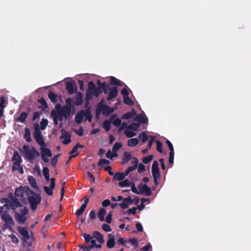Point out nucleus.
Wrapping results in <instances>:
<instances>
[{"label":"nucleus","instance_id":"obj_1","mask_svg":"<svg viewBox=\"0 0 251 251\" xmlns=\"http://www.w3.org/2000/svg\"><path fill=\"white\" fill-rule=\"evenodd\" d=\"M26 190H27V200L30 207L32 210H35L37 209V205L41 202V196L39 194L33 192L30 189H26Z\"/></svg>","mask_w":251,"mask_h":251},{"label":"nucleus","instance_id":"obj_2","mask_svg":"<svg viewBox=\"0 0 251 251\" xmlns=\"http://www.w3.org/2000/svg\"><path fill=\"white\" fill-rule=\"evenodd\" d=\"M88 89L86 93V98L88 100L92 98V96L93 95L96 98L99 97L100 94L102 93L100 86L96 87L95 83L92 81L89 82Z\"/></svg>","mask_w":251,"mask_h":251},{"label":"nucleus","instance_id":"obj_3","mask_svg":"<svg viewBox=\"0 0 251 251\" xmlns=\"http://www.w3.org/2000/svg\"><path fill=\"white\" fill-rule=\"evenodd\" d=\"M18 230L22 236L24 246L26 247L31 246L32 243L31 241H29L30 239V235L27 229L25 227L19 226Z\"/></svg>","mask_w":251,"mask_h":251},{"label":"nucleus","instance_id":"obj_4","mask_svg":"<svg viewBox=\"0 0 251 251\" xmlns=\"http://www.w3.org/2000/svg\"><path fill=\"white\" fill-rule=\"evenodd\" d=\"M34 138L36 142L41 146H45V143L44 140L42 132L40 130L39 126L38 124L34 125V132L33 133Z\"/></svg>","mask_w":251,"mask_h":251},{"label":"nucleus","instance_id":"obj_5","mask_svg":"<svg viewBox=\"0 0 251 251\" xmlns=\"http://www.w3.org/2000/svg\"><path fill=\"white\" fill-rule=\"evenodd\" d=\"M1 219L5 222L3 228L4 229H8L10 231H12L14 222L12 217L9 214L4 213L1 215Z\"/></svg>","mask_w":251,"mask_h":251},{"label":"nucleus","instance_id":"obj_6","mask_svg":"<svg viewBox=\"0 0 251 251\" xmlns=\"http://www.w3.org/2000/svg\"><path fill=\"white\" fill-rule=\"evenodd\" d=\"M8 197L10 199L9 208H10L14 212L16 211L17 208L23 206V204L20 201H21L18 198L14 197L12 193H9Z\"/></svg>","mask_w":251,"mask_h":251},{"label":"nucleus","instance_id":"obj_7","mask_svg":"<svg viewBox=\"0 0 251 251\" xmlns=\"http://www.w3.org/2000/svg\"><path fill=\"white\" fill-rule=\"evenodd\" d=\"M151 173L154 183L156 185H157L159 184L158 180L160 178V174L158 168V163L156 161H154L153 162Z\"/></svg>","mask_w":251,"mask_h":251},{"label":"nucleus","instance_id":"obj_8","mask_svg":"<svg viewBox=\"0 0 251 251\" xmlns=\"http://www.w3.org/2000/svg\"><path fill=\"white\" fill-rule=\"evenodd\" d=\"M27 212L28 210L25 207H24V208L21 209V213L15 212V218L16 220L20 224H24L26 220V218L25 216L27 214Z\"/></svg>","mask_w":251,"mask_h":251},{"label":"nucleus","instance_id":"obj_9","mask_svg":"<svg viewBox=\"0 0 251 251\" xmlns=\"http://www.w3.org/2000/svg\"><path fill=\"white\" fill-rule=\"evenodd\" d=\"M26 189H30L28 187H23L20 186L17 188L15 192V197H20V201L22 202H25L26 201V199L25 198V195L26 194L27 196V190Z\"/></svg>","mask_w":251,"mask_h":251},{"label":"nucleus","instance_id":"obj_10","mask_svg":"<svg viewBox=\"0 0 251 251\" xmlns=\"http://www.w3.org/2000/svg\"><path fill=\"white\" fill-rule=\"evenodd\" d=\"M22 158H12V161L14 162L12 166L13 171H18L20 174L24 173V170L20 164L22 162Z\"/></svg>","mask_w":251,"mask_h":251},{"label":"nucleus","instance_id":"obj_11","mask_svg":"<svg viewBox=\"0 0 251 251\" xmlns=\"http://www.w3.org/2000/svg\"><path fill=\"white\" fill-rule=\"evenodd\" d=\"M61 133L62 135L60 137V139H63V140L62 141V143L65 145H67L70 143L71 141V135L69 134V133L65 130L64 129H62L61 130Z\"/></svg>","mask_w":251,"mask_h":251},{"label":"nucleus","instance_id":"obj_12","mask_svg":"<svg viewBox=\"0 0 251 251\" xmlns=\"http://www.w3.org/2000/svg\"><path fill=\"white\" fill-rule=\"evenodd\" d=\"M55 179L54 178H51L50 179V188L46 186H44L43 187L45 192L49 196H52L53 195L52 190L55 187Z\"/></svg>","mask_w":251,"mask_h":251},{"label":"nucleus","instance_id":"obj_13","mask_svg":"<svg viewBox=\"0 0 251 251\" xmlns=\"http://www.w3.org/2000/svg\"><path fill=\"white\" fill-rule=\"evenodd\" d=\"M23 149L25 154V157H34L33 156L35 153H37L38 154H39L34 148L30 149L28 146L24 145L23 147Z\"/></svg>","mask_w":251,"mask_h":251},{"label":"nucleus","instance_id":"obj_14","mask_svg":"<svg viewBox=\"0 0 251 251\" xmlns=\"http://www.w3.org/2000/svg\"><path fill=\"white\" fill-rule=\"evenodd\" d=\"M133 203V201L131 197L129 196L123 199L122 202L119 204V206L122 209H126L128 207L129 204H132Z\"/></svg>","mask_w":251,"mask_h":251},{"label":"nucleus","instance_id":"obj_15","mask_svg":"<svg viewBox=\"0 0 251 251\" xmlns=\"http://www.w3.org/2000/svg\"><path fill=\"white\" fill-rule=\"evenodd\" d=\"M87 111L82 110L79 111L75 117V121L78 124H80L82 122L83 117L86 116Z\"/></svg>","mask_w":251,"mask_h":251},{"label":"nucleus","instance_id":"obj_16","mask_svg":"<svg viewBox=\"0 0 251 251\" xmlns=\"http://www.w3.org/2000/svg\"><path fill=\"white\" fill-rule=\"evenodd\" d=\"M131 163L133 165L128 167L124 172L126 176H127L129 173L134 170L137 167L138 165V160L137 158H133V161H132Z\"/></svg>","mask_w":251,"mask_h":251},{"label":"nucleus","instance_id":"obj_17","mask_svg":"<svg viewBox=\"0 0 251 251\" xmlns=\"http://www.w3.org/2000/svg\"><path fill=\"white\" fill-rule=\"evenodd\" d=\"M66 87L69 94H74L77 88V86L73 81L67 82Z\"/></svg>","mask_w":251,"mask_h":251},{"label":"nucleus","instance_id":"obj_18","mask_svg":"<svg viewBox=\"0 0 251 251\" xmlns=\"http://www.w3.org/2000/svg\"><path fill=\"white\" fill-rule=\"evenodd\" d=\"M118 95L117 87H113L110 89L108 95L106 98L107 100H110L116 98Z\"/></svg>","mask_w":251,"mask_h":251},{"label":"nucleus","instance_id":"obj_19","mask_svg":"<svg viewBox=\"0 0 251 251\" xmlns=\"http://www.w3.org/2000/svg\"><path fill=\"white\" fill-rule=\"evenodd\" d=\"M62 115H64L65 119L68 118L71 114V107L68 105H65L63 106L62 109L59 111Z\"/></svg>","mask_w":251,"mask_h":251},{"label":"nucleus","instance_id":"obj_20","mask_svg":"<svg viewBox=\"0 0 251 251\" xmlns=\"http://www.w3.org/2000/svg\"><path fill=\"white\" fill-rule=\"evenodd\" d=\"M100 108L102 111L103 114L106 116L109 115L114 111L113 108H111L109 106L106 104H101Z\"/></svg>","mask_w":251,"mask_h":251},{"label":"nucleus","instance_id":"obj_21","mask_svg":"<svg viewBox=\"0 0 251 251\" xmlns=\"http://www.w3.org/2000/svg\"><path fill=\"white\" fill-rule=\"evenodd\" d=\"M139 190L140 194L145 193L147 196H149L151 194L150 187L146 184H144L143 186L139 187Z\"/></svg>","mask_w":251,"mask_h":251},{"label":"nucleus","instance_id":"obj_22","mask_svg":"<svg viewBox=\"0 0 251 251\" xmlns=\"http://www.w3.org/2000/svg\"><path fill=\"white\" fill-rule=\"evenodd\" d=\"M134 120L139 123L145 124L148 122V118L144 114L141 113L136 115Z\"/></svg>","mask_w":251,"mask_h":251},{"label":"nucleus","instance_id":"obj_23","mask_svg":"<svg viewBox=\"0 0 251 251\" xmlns=\"http://www.w3.org/2000/svg\"><path fill=\"white\" fill-rule=\"evenodd\" d=\"M108 240L106 243V246L108 249H111L115 246V236L112 234H109Z\"/></svg>","mask_w":251,"mask_h":251},{"label":"nucleus","instance_id":"obj_24","mask_svg":"<svg viewBox=\"0 0 251 251\" xmlns=\"http://www.w3.org/2000/svg\"><path fill=\"white\" fill-rule=\"evenodd\" d=\"M45 147H41V157H51L52 153L50 150Z\"/></svg>","mask_w":251,"mask_h":251},{"label":"nucleus","instance_id":"obj_25","mask_svg":"<svg viewBox=\"0 0 251 251\" xmlns=\"http://www.w3.org/2000/svg\"><path fill=\"white\" fill-rule=\"evenodd\" d=\"M93 237L96 238L100 244H103L104 242L103 235L98 231H95L93 232Z\"/></svg>","mask_w":251,"mask_h":251},{"label":"nucleus","instance_id":"obj_26","mask_svg":"<svg viewBox=\"0 0 251 251\" xmlns=\"http://www.w3.org/2000/svg\"><path fill=\"white\" fill-rule=\"evenodd\" d=\"M79 143L76 144L72 149L71 151L70 152L71 155L69 157H77L78 155V153L77 152L78 148H82Z\"/></svg>","mask_w":251,"mask_h":251},{"label":"nucleus","instance_id":"obj_27","mask_svg":"<svg viewBox=\"0 0 251 251\" xmlns=\"http://www.w3.org/2000/svg\"><path fill=\"white\" fill-rule=\"evenodd\" d=\"M136 115L135 110L133 109L131 111L128 112L122 116V119L128 120L132 118Z\"/></svg>","mask_w":251,"mask_h":251},{"label":"nucleus","instance_id":"obj_28","mask_svg":"<svg viewBox=\"0 0 251 251\" xmlns=\"http://www.w3.org/2000/svg\"><path fill=\"white\" fill-rule=\"evenodd\" d=\"M156 150L161 153L162 155H166L167 152L166 151L163 150V144L159 140L156 141Z\"/></svg>","mask_w":251,"mask_h":251},{"label":"nucleus","instance_id":"obj_29","mask_svg":"<svg viewBox=\"0 0 251 251\" xmlns=\"http://www.w3.org/2000/svg\"><path fill=\"white\" fill-rule=\"evenodd\" d=\"M116 117L115 114H112L110 116V121L115 126H118L121 125V120L119 118L115 119Z\"/></svg>","mask_w":251,"mask_h":251},{"label":"nucleus","instance_id":"obj_30","mask_svg":"<svg viewBox=\"0 0 251 251\" xmlns=\"http://www.w3.org/2000/svg\"><path fill=\"white\" fill-rule=\"evenodd\" d=\"M126 176L124 173L117 172L114 175L113 179L121 181L123 180Z\"/></svg>","mask_w":251,"mask_h":251},{"label":"nucleus","instance_id":"obj_31","mask_svg":"<svg viewBox=\"0 0 251 251\" xmlns=\"http://www.w3.org/2000/svg\"><path fill=\"white\" fill-rule=\"evenodd\" d=\"M29 184L32 188L38 190V187L36 183V180L32 176H29L28 179Z\"/></svg>","mask_w":251,"mask_h":251},{"label":"nucleus","instance_id":"obj_32","mask_svg":"<svg viewBox=\"0 0 251 251\" xmlns=\"http://www.w3.org/2000/svg\"><path fill=\"white\" fill-rule=\"evenodd\" d=\"M24 136L26 142L30 143L31 141L30 131L28 128H25Z\"/></svg>","mask_w":251,"mask_h":251},{"label":"nucleus","instance_id":"obj_33","mask_svg":"<svg viewBox=\"0 0 251 251\" xmlns=\"http://www.w3.org/2000/svg\"><path fill=\"white\" fill-rule=\"evenodd\" d=\"M166 143L167 145L168 146L169 150V157H174L175 153L174 151V147L172 143L168 140H167L166 141Z\"/></svg>","mask_w":251,"mask_h":251},{"label":"nucleus","instance_id":"obj_34","mask_svg":"<svg viewBox=\"0 0 251 251\" xmlns=\"http://www.w3.org/2000/svg\"><path fill=\"white\" fill-rule=\"evenodd\" d=\"M106 213V211L104 208H101L100 209L98 213V216L100 221L102 222L104 220Z\"/></svg>","mask_w":251,"mask_h":251},{"label":"nucleus","instance_id":"obj_35","mask_svg":"<svg viewBox=\"0 0 251 251\" xmlns=\"http://www.w3.org/2000/svg\"><path fill=\"white\" fill-rule=\"evenodd\" d=\"M55 115L56 116L57 119L59 121H62L63 120V118L64 117V115H62L59 112V113L56 112V110L53 109L50 112V116H54Z\"/></svg>","mask_w":251,"mask_h":251},{"label":"nucleus","instance_id":"obj_36","mask_svg":"<svg viewBox=\"0 0 251 251\" xmlns=\"http://www.w3.org/2000/svg\"><path fill=\"white\" fill-rule=\"evenodd\" d=\"M138 138L139 140H141L143 143H145L148 140L149 137L145 131H142L139 134Z\"/></svg>","mask_w":251,"mask_h":251},{"label":"nucleus","instance_id":"obj_37","mask_svg":"<svg viewBox=\"0 0 251 251\" xmlns=\"http://www.w3.org/2000/svg\"><path fill=\"white\" fill-rule=\"evenodd\" d=\"M110 84L111 85L116 86L115 87L117 86H121L122 85L120 80L114 76H111Z\"/></svg>","mask_w":251,"mask_h":251},{"label":"nucleus","instance_id":"obj_38","mask_svg":"<svg viewBox=\"0 0 251 251\" xmlns=\"http://www.w3.org/2000/svg\"><path fill=\"white\" fill-rule=\"evenodd\" d=\"M48 97L50 101L55 103L57 102V95L52 92H50L48 94Z\"/></svg>","mask_w":251,"mask_h":251},{"label":"nucleus","instance_id":"obj_39","mask_svg":"<svg viewBox=\"0 0 251 251\" xmlns=\"http://www.w3.org/2000/svg\"><path fill=\"white\" fill-rule=\"evenodd\" d=\"M110 160H107L105 159L101 158L99 161L98 165L103 167L105 165L109 164L110 163L111 161L113 160V158H109Z\"/></svg>","mask_w":251,"mask_h":251},{"label":"nucleus","instance_id":"obj_40","mask_svg":"<svg viewBox=\"0 0 251 251\" xmlns=\"http://www.w3.org/2000/svg\"><path fill=\"white\" fill-rule=\"evenodd\" d=\"M83 95L81 93H79L78 96L75 99V103L76 105L78 106L81 105L83 102L82 100Z\"/></svg>","mask_w":251,"mask_h":251},{"label":"nucleus","instance_id":"obj_41","mask_svg":"<svg viewBox=\"0 0 251 251\" xmlns=\"http://www.w3.org/2000/svg\"><path fill=\"white\" fill-rule=\"evenodd\" d=\"M27 113L23 112L21 114L19 117L17 119V121L21 123H24L25 121L26 118L27 117Z\"/></svg>","mask_w":251,"mask_h":251},{"label":"nucleus","instance_id":"obj_42","mask_svg":"<svg viewBox=\"0 0 251 251\" xmlns=\"http://www.w3.org/2000/svg\"><path fill=\"white\" fill-rule=\"evenodd\" d=\"M138 140L137 138H132L127 142V145L129 147H134L138 143Z\"/></svg>","mask_w":251,"mask_h":251},{"label":"nucleus","instance_id":"obj_43","mask_svg":"<svg viewBox=\"0 0 251 251\" xmlns=\"http://www.w3.org/2000/svg\"><path fill=\"white\" fill-rule=\"evenodd\" d=\"M100 87L102 92H103L105 94H107L108 91L110 89L109 85L107 84L105 82H103L102 85Z\"/></svg>","mask_w":251,"mask_h":251},{"label":"nucleus","instance_id":"obj_44","mask_svg":"<svg viewBox=\"0 0 251 251\" xmlns=\"http://www.w3.org/2000/svg\"><path fill=\"white\" fill-rule=\"evenodd\" d=\"M132 182L130 181L128 179H126L124 181L119 182V185L120 187H124L130 186Z\"/></svg>","mask_w":251,"mask_h":251},{"label":"nucleus","instance_id":"obj_45","mask_svg":"<svg viewBox=\"0 0 251 251\" xmlns=\"http://www.w3.org/2000/svg\"><path fill=\"white\" fill-rule=\"evenodd\" d=\"M103 127L106 131H108L111 128V121L108 120L104 121L103 123Z\"/></svg>","mask_w":251,"mask_h":251},{"label":"nucleus","instance_id":"obj_46","mask_svg":"<svg viewBox=\"0 0 251 251\" xmlns=\"http://www.w3.org/2000/svg\"><path fill=\"white\" fill-rule=\"evenodd\" d=\"M132 130L130 128H127V127L125 131V134L126 136V137H132L135 136L136 133Z\"/></svg>","mask_w":251,"mask_h":251},{"label":"nucleus","instance_id":"obj_47","mask_svg":"<svg viewBox=\"0 0 251 251\" xmlns=\"http://www.w3.org/2000/svg\"><path fill=\"white\" fill-rule=\"evenodd\" d=\"M140 126V124L136 123H132L127 126V128H130L133 131L137 130Z\"/></svg>","mask_w":251,"mask_h":251},{"label":"nucleus","instance_id":"obj_48","mask_svg":"<svg viewBox=\"0 0 251 251\" xmlns=\"http://www.w3.org/2000/svg\"><path fill=\"white\" fill-rule=\"evenodd\" d=\"M123 99L125 104L129 106H132L134 104L133 101L128 96L124 97Z\"/></svg>","mask_w":251,"mask_h":251},{"label":"nucleus","instance_id":"obj_49","mask_svg":"<svg viewBox=\"0 0 251 251\" xmlns=\"http://www.w3.org/2000/svg\"><path fill=\"white\" fill-rule=\"evenodd\" d=\"M122 147V144L120 142H116L112 148V152L117 153V151Z\"/></svg>","mask_w":251,"mask_h":251},{"label":"nucleus","instance_id":"obj_50","mask_svg":"<svg viewBox=\"0 0 251 251\" xmlns=\"http://www.w3.org/2000/svg\"><path fill=\"white\" fill-rule=\"evenodd\" d=\"M38 101L42 105L44 108L46 109L48 108V104L46 100L43 98L39 99Z\"/></svg>","mask_w":251,"mask_h":251},{"label":"nucleus","instance_id":"obj_51","mask_svg":"<svg viewBox=\"0 0 251 251\" xmlns=\"http://www.w3.org/2000/svg\"><path fill=\"white\" fill-rule=\"evenodd\" d=\"M9 210V207H8L7 204H4L2 206H0V213L4 212L5 213Z\"/></svg>","mask_w":251,"mask_h":251},{"label":"nucleus","instance_id":"obj_52","mask_svg":"<svg viewBox=\"0 0 251 251\" xmlns=\"http://www.w3.org/2000/svg\"><path fill=\"white\" fill-rule=\"evenodd\" d=\"M101 227L102 229L106 232H110L112 230V229L110 227V226L107 224H102Z\"/></svg>","mask_w":251,"mask_h":251},{"label":"nucleus","instance_id":"obj_53","mask_svg":"<svg viewBox=\"0 0 251 251\" xmlns=\"http://www.w3.org/2000/svg\"><path fill=\"white\" fill-rule=\"evenodd\" d=\"M48 123V121L46 119H43L42 121L41 122V127L40 129L42 130H44L46 126H47Z\"/></svg>","mask_w":251,"mask_h":251},{"label":"nucleus","instance_id":"obj_54","mask_svg":"<svg viewBox=\"0 0 251 251\" xmlns=\"http://www.w3.org/2000/svg\"><path fill=\"white\" fill-rule=\"evenodd\" d=\"M83 237L84 238L85 241L87 243L89 242L92 239V238L93 237L91 236L90 235L86 234V233H83Z\"/></svg>","mask_w":251,"mask_h":251},{"label":"nucleus","instance_id":"obj_55","mask_svg":"<svg viewBox=\"0 0 251 251\" xmlns=\"http://www.w3.org/2000/svg\"><path fill=\"white\" fill-rule=\"evenodd\" d=\"M131 191L133 193L137 194H140V193L137 191L135 185L133 182H132L131 184Z\"/></svg>","mask_w":251,"mask_h":251},{"label":"nucleus","instance_id":"obj_56","mask_svg":"<svg viewBox=\"0 0 251 251\" xmlns=\"http://www.w3.org/2000/svg\"><path fill=\"white\" fill-rule=\"evenodd\" d=\"M145 166L143 164L140 163L138 166V173L140 174L142 173L143 172L145 171Z\"/></svg>","mask_w":251,"mask_h":251},{"label":"nucleus","instance_id":"obj_57","mask_svg":"<svg viewBox=\"0 0 251 251\" xmlns=\"http://www.w3.org/2000/svg\"><path fill=\"white\" fill-rule=\"evenodd\" d=\"M12 242L14 243H18L19 242V240L18 238L14 234H11L9 236Z\"/></svg>","mask_w":251,"mask_h":251},{"label":"nucleus","instance_id":"obj_58","mask_svg":"<svg viewBox=\"0 0 251 251\" xmlns=\"http://www.w3.org/2000/svg\"><path fill=\"white\" fill-rule=\"evenodd\" d=\"M137 208L135 207H132V208L128 209L126 212L128 214H132L133 215L135 214Z\"/></svg>","mask_w":251,"mask_h":251},{"label":"nucleus","instance_id":"obj_59","mask_svg":"<svg viewBox=\"0 0 251 251\" xmlns=\"http://www.w3.org/2000/svg\"><path fill=\"white\" fill-rule=\"evenodd\" d=\"M118 154L117 153H114L113 152H112L110 150H109L106 154V157H117Z\"/></svg>","mask_w":251,"mask_h":251},{"label":"nucleus","instance_id":"obj_60","mask_svg":"<svg viewBox=\"0 0 251 251\" xmlns=\"http://www.w3.org/2000/svg\"><path fill=\"white\" fill-rule=\"evenodd\" d=\"M121 93L123 95V98L128 96L129 95L128 91L126 88H123L122 90Z\"/></svg>","mask_w":251,"mask_h":251},{"label":"nucleus","instance_id":"obj_61","mask_svg":"<svg viewBox=\"0 0 251 251\" xmlns=\"http://www.w3.org/2000/svg\"><path fill=\"white\" fill-rule=\"evenodd\" d=\"M0 202L2 203L7 204L8 205V207H9V204H10V199H7V198H2L0 200Z\"/></svg>","mask_w":251,"mask_h":251},{"label":"nucleus","instance_id":"obj_62","mask_svg":"<svg viewBox=\"0 0 251 251\" xmlns=\"http://www.w3.org/2000/svg\"><path fill=\"white\" fill-rule=\"evenodd\" d=\"M75 133L79 136H82L84 134V129L80 126L78 130H75Z\"/></svg>","mask_w":251,"mask_h":251},{"label":"nucleus","instance_id":"obj_63","mask_svg":"<svg viewBox=\"0 0 251 251\" xmlns=\"http://www.w3.org/2000/svg\"><path fill=\"white\" fill-rule=\"evenodd\" d=\"M150 137L151 139L149 141L147 146V148L149 149L151 148L153 144V142L154 141V138L153 136H151Z\"/></svg>","mask_w":251,"mask_h":251},{"label":"nucleus","instance_id":"obj_64","mask_svg":"<svg viewBox=\"0 0 251 251\" xmlns=\"http://www.w3.org/2000/svg\"><path fill=\"white\" fill-rule=\"evenodd\" d=\"M110 201L109 200H105L102 202V205L103 207H107L110 205Z\"/></svg>","mask_w":251,"mask_h":251}]
</instances>
